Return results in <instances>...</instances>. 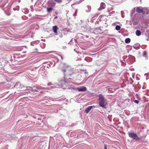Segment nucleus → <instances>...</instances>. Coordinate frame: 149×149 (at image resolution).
<instances>
[{"label": "nucleus", "mask_w": 149, "mask_h": 149, "mask_svg": "<svg viewBox=\"0 0 149 149\" xmlns=\"http://www.w3.org/2000/svg\"><path fill=\"white\" fill-rule=\"evenodd\" d=\"M77 10H76V12H77Z\"/></svg>", "instance_id": "18"}, {"label": "nucleus", "mask_w": 149, "mask_h": 149, "mask_svg": "<svg viewBox=\"0 0 149 149\" xmlns=\"http://www.w3.org/2000/svg\"><path fill=\"white\" fill-rule=\"evenodd\" d=\"M53 10V8H49L47 9V12L49 13L52 11Z\"/></svg>", "instance_id": "10"}, {"label": "nucleus", "mask_w": 149, "mask_h": 149, "mask_svg": "<svg viewBox=\"0 0 149 149\" xmlns=\"http://www.w3.org/2000/svg\"><path fill=\"white\" fill-rule=\"evenodd\" d=\"M99 101L100 106L103 108H105L106 104V100L101 95H99Z\"/></svg>", "instance_id": "1"}, {"label": "nucleus", "mask_w": 149, "mask_h": 149, "mask_svg": "<svg viewBox=\"0 0 149 149\" xmlns=\"http://www.w3.org/2000/svg\"><path fill=\"white\" fill-rule=\"evenodd\" d=\"M146 10V8H142L141 7H137L136 9V11L138 13L143 14L144 10Z\"/></svg>", "instance_id": "3"}, {"label": "nucleus", "mask_w": 149, "mask_h": 149, "mask_svg": "<svg viewBox=\"0 0 149 149\" xmlns=\"http://www.w3.org/2000/svg\"><path fill=\"white\" fill-rule=\"evenodd\" d=\"M93 107L92 106H89L86 108L85 110V111L86 113H88L92 108Z\"/></svg>", "instance_id": "6"}, {"label": "nucleus", "mask_w": 149, "mask_h": 149, "mask_svg": "<svg viewBox=\"0 0 149 149\" xmlns=\"http://www.w3.org/2000/svg\"><path fill=\"white\" fill-rule=\"evenodd\" d=\"M104 149H107V146H106V145H104Z\"/></svg>", "instance_id": "14"}, {"label": "nucleus", "mask_w": 149, "mask_h": 149, "mask_svg": "<svg viewBox=\"0 0 149 149\" xmlns=\"http://www.w3.org/2000/svg\"><path fill=\"white\" fill-rule=\"evenodd\" d=\"M128 135L130 137L133 138L134 139L136 140H139L140 139L139 138L138 136L136 133L133 132H129Z\"/></svg>", "instance_id": "2"}, {"label": "nucleus", "mask_w": 149, "mask_h": 149, "mask_svg": "<svg viewBox=\"0 0 149 149\" xmlns=\"http://www.w3.org/2000/svg\"><path fill=\"white\" fill-rule=\"evenodd\" d=\"M125 42L127 43H129L130 42V38H127L125 39Z\"/></svg>", "instance_id": "9"}, {"label": "nucleus", "mask_w": 149, "mask_h": 149, "mask_svg": "<svg viewBox=\"0 0 149 149\" xmlns=\"http://www.w3.org/2000/svg\"><path fill=\"white\" fill-rule=\"evenodd\" d=\"M136 34L137 36H139L141 35V33L140 31L137 30L136 31Z\"/></svg>", "instance_id": "7"}, {"label": "nucleus", "mask_w": 149, "mask_h": 149, "mask_svg": "<svg viewBox=\"0 0 149 149\" xmlns=\"http://www.w3.org/2000/svg\"><path fill=\"white\" fill-rule=\"evenodd\" d=\"M51 83H49L48 84V85L49 86V85H51Z\"/></svg>", "instance_id": "17"}, {"label": "nucleus", "mask_w": 149, "mask_h": 149, "mask_svg": "<svg viewBox=\"0 0 149 149\" xmlns=\"http://www.w3.org/2000/svg\"><path fill=\"white\" fill-rule=\"evenodd\" d=\"M59 29V28L57 26H54L52 27V29L56 35L58 33L57 31Z\"/></svg>", "instance_id": "5"}, {"label": "nucleus", "mask_w": 149, "mask_h": 149, "mask_svg": "<svg viewBox=\"0 0 149 149\" xmlns=\"http://www.w3.org/2000/svg\"><path fill=\"white\" fill-rule=\"evenodd\" d=\"M120 29V26L119 25H117L116 27V29L117 30L119 31V30Z\"/></svg>", "instance_id": "11"}, {"label": "nucleus", "mask_w": 149, "mask_h": 149, "mask_svg": "<svg viewBox=\"0 0 149 149\" xmlns=\"http://www.w3.org/2000/svg\"><path fill=\"white\" fill-rule=\"evenodd\" d=\"M143 55L144 57H146V53H145L143 54Z\"/></svg>", "instance_id": "15"}, {"label": "nucleus", "mask_w": 149, "mask_h": 149, "mask_svg": "<svg viewBox=\"0 0 149 149\" xmlns=\"http://www.w3.org/2000/svg\"><path fill=\"white\" fill-rule=\"evenodd\" d=\"M149 14V12L146 8V10H144L143 13V14Z\"/></svg>", "instance_id": "8"}, {"label": "nucleus", "mask_w": 149, "mask_h": 149, "mask_svg": "<svg viewBox=\"0 0 149 149\" xmlns=\"http://www.w3.org/2000/svg\"><path fill=\"white\" fill-rule=\"evenodd\" d=\"M77 89L79 91H85L87 90L86 88L84 86L77 87Z\"/></svg>", "instance_id": "4"}, {"label": "nucleus", "mask_w": 149, "mask_h": 149, "mask_svg": "<svg viewBox=\"0 0 149 149\" xmlns=\"http://www.w3.org/2000/svg\"><path fill=\"white\" fill-rule=\"evenodd\" d=\"M97 31V29H96V30H95V33H96V31Z\"/></svg>", "instance_id": "16"}, {"label": "nucleus", "mask_w": 149, "mask_h": 149, "mask_svg": "<svg viewBox=\"0 0 149 149\" xmlns=\"http://www.w3.org/2000/svg\"><path fill=\"white\" fill-rule=\"evenodd\" d=\"M54 1L58 3H61L62 1V0H54Z\"/></svg>", "instance_id": "12"}, {"label": "nucleus", "mask_w": 149, "mask_h": 149, "mask_svg": "<svg viewBox=\"0 0 149 149\" xmlns=\"http://www.w3.org/2000/svg\"><path fill=\"white\" fill-rule=\"evenodd\" d=\"M134 102L136 104H138L139 103V101L137 100H135L134 101Z\"/></svg>", "instance_id": "13"}]
</instances>
